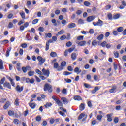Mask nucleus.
Wrapping results in <instances>:
<instances>
[{
  "mask_svg": "<svg viewBox=\"0 0 126 126\" xmlns=\"http://www.w3.org/2000/svg\"><path fill=\"white\" fill-rule=\"evenodd\" d=\"M52 98L53 100L56 101V103L58 105H59L60 107H63V102L60 100V99L58 98L57 96L53 95L52 96Z\"/></svg>",
  "mask_w": 126,
  "mask_h": 126,
  "instance_id": "obj_1",
  "label": "nucleus"
},
{
  "mask_svg": "<svg viewBox=\"0 0 126 126\" xmlns=\"http://www.w3.org/2000/svg\"><path fill=\"white\" fill-rule=\"evenodd\" d=\"M52 98L53 100L56 101V103L58 105H59L60 107H63V102L60 100V99L58 98L57 96L53 95L52 96Z\"/></svg>",
  "mask_w": 126,
  "mask_h": 126,
  "instance_id": "obj_2",
  "label": "nucleus"
},
{
  "mask_svg": "<svg viewBox=\"0 0 126 126\" xmlns=\"http://www.w3.org/2000/svg\"><path fill=\"white\" fill-rule=\"evenodd\" d=\"M44 91H49V92H52L53 89L52 88V86L50 85L49 84H45L44 87Z\"/></svg>",
  "mask_w": 126,
  "mask_h": 126,
  "instance_id": "obj_3",
  "label": "nucleus"
},
{
  "mask_svg": "<svg viewBox=\"0 0 126 126\" xmlns=\"http://www.w3.org/2000/svg\"><path fill=\"white\" fill-rule=\"evenodd\" d=\"M87 118V115H85L84 113H81L78 116V120H82V122H85V121H86Z\"/></svg>",
  "mask_w": 126,
  "mask_h": 126,
  "instance_id": "obj_4",
  "label": "nucleus"
},
{
  "mask_svg": "<svg viewBox=\"0 0 126 126\" xmlns=\"http://www.w3.org/2000/svg\"><path fill=\"white\" fill-rule=\"evenodd\" d=\"M42 75H45L47 76V77H49V76H50V71L43 68L42 69Z\"/></svg>",
  "mask_w": 126,
  "mask_h": 126,
  "instance_id": "obj_5",
  "label": "nucleus"
},
{
  "mask_svg": "<svg viewBox=\"0 0 126 126\" xmlns=\"http://www.w3.org/2000/svg\"><path fill=\"white\" fill-rule=\"evenodd\" d=\"M76 43L77 44L78 46H80V47H83L86 45V41L83 40L81 41H76Z\"/></svg>",
  "mask_w": 126,
  "mask_h": 126,
  "instance_id": "obj_6",
  "label": "nucleus"
},
{
  "mask_svg": "<svg viewBox=\"0 0 126 126\" xmlns=\"http://www.w3.org/2000/svg\"><path fill=\"white\" fill-rule=\"evenodd\" d=\"M93 24L94 26H102L103 25V21L99 19L97 22H93Z\"/></svg>",
  "mask_w": 126,
  "mask_h": 126,
  "instance_id": "obj_7",
  "label": "nucleus"
},
{
  "mask_svg": "<svg viewBox=\"0 0 126 126\" xmlns=\"http://www.w3.org/2000/svg\"><path fill=\"white\" fill-rule=\"evenodd\" d=\"M23 89H24L23 86L20 87V86L17 85L15 88V90H16V91H17V92L20 93L23 91Z\"/></svg>",
  "mask_w": 126,
  "mask_h": 126,
  "instance_id": "obj_8",
  "label": "nucleus"
},
{
  "mask_svg": "<svg viewBox=\"0 0 126 126\" xmlns=\"http://www.w3.org/2000/svg\"><path fill=\"white\" fill-rule=\"evenodd\" d=\"M4 81H5V77H3L0 81V89L3 90V87L1 84H4Z\"/></svg>",
  "mask_w": 126,
  "mask_h": 126,
  "instance_id": "obj_9",
  "label": "nucleus"
},
{
  "mask_svg": "<svg viewBox=\"0 0 126 126\" xmlns=\"http://www.w3.org/2000/svg\"><path fill=\"white\" fill-rule=\"evenodd\" d=\"M3 87H6V88H8V89H11V85H10V83L5 82L3 84Z\"/></svg>",
  "mask_w": 126,
  "mask_h": 126,
  "instance_id": "obj_10",
  "label": "nucleus"
},
{
  "mask_svg": "<svg viewBox=\"0 0 126 126\" xmlns=\"http://www.w3.org/2000/svg\"><path fill=\"white\" fill-rule=\"evenodd\" d=\"M95 18V16H91L88 17L87 18V21H88V22H91V21H93V20H94Z\"/></svg>",
  "mask_w": 126,
  "mask_h": 126,
  "instance_id": "obj_11",
  "label": "nucleus"
},
{
  "mask_svg": "<svg viewBox=\"0 0 126 126\" xmlns=\"http://www.w3.org/2000/svg\"><path fill=\"white\" fill-rule=\"evenodd\" d=\"M117 86H113L112 88L109 90V92L110 93H115L117 91Z\"/></svg>",
  "mask_w": 126,
  "mask_h": 126,
  "instance_id": "obj_12",
  "label": "nucleus"
},
{
  "mask_svg": "<svg viewBox=\"0 0 126 126\" xmlns=\"http://www.w3.org/2000/svg\"><path fill=\"white\" fill-rule=\"evenodd\" d=\"M37 60L41 63V64H43L45 63V59H43L41 56L37 57Z\"/></svg>",
  "mask_w": 126,
  "mask_h": 126,
  "instance_id": "obj_13",
  "label": "nucleus"
},
{
  "mask_svg": "<svg viewBox=\"0 0 126 126\" xmlns=\"http://www.w3.org/2000/svg\"><path fill=\"white\" fill-rule=\"evenodd\" d=\"M77 57V55H76V53L75 52H73L71 55V58L73 61H75V60H76V58Z\"/></svg>",
  "mask_w": 126,
  "mask_h": 126,
  "instance_id": "obj_14",
  "label": "nucleus"
},
{
  "mask_svg": "<svg viewBox=\"0 0 126 126\" xmlns=\"http://www.w3.org/2000/svg\"><path fill=\"white\" fill-rule=\"evenodd\" d=\"M112 116H113V113L107 115L106 116H107V118L108 122H112V121H113V119H112V117H111Z\"/></svg>",
  "mask_w": 126,
  "mask_h": 126,
  "instance_id": "obj_15",
  "label": "nucleus"
},
{
  "mask_svg": "<svg viewBox=\"0 0 126 126\" xmlns=\"http://www.w3.org/2000/svg\"><path fill=\"white\" fill-rule=\"evenodd\" d=\"M61 100L63 101V104H68V99H67L65 97H62L61 98Z\"/></svg>",
  "mask_w": 126,
  "mask_h": 126,
  "instance_id": "obj_16",
  "label": "nucleus"
},
{
  "mask_svg": "<svg viewBox=\"0 0 126 126\" xmlns=\"http://www.w3.org/2000/svg\"><path fill=\"white\" fill-rule=\"evenodd\" d=\"M29 105L32 109H35V108H36V103H35L30 102L29 103Z\"/></svg>",
  "mask_w": 126,
  "mask_h": 126,
  "instance_id": "obj_17",
  "label": "nucleus"
},
{
  "mask_svg": "<svg viewBox=\"0 0 126 126\" xmlns=\"http://www.w3.org/2000/svg\"><path fill=\"white\" fill-rule=\"evenodd\" d=\"M26 38L28 41H32V40H33V37L30 36V34H27L26 36Z\"/></svg>",
  "mask_w": 126,
  "mask_h": 126,
  "instance_id": "obj_18",
  "label": "nucleus"
},
{
  "mask_svg": "<svg viewBox=\"0 0 126 126\" xmlns=\"http://www.w3.org/2000/svg\"><path fill=\"white\" fill-rule=\"evenodd\" d=\"M121 17V14H116L113 15V19H119Z\"/></svg>",
  "mask_w": 126,
  "mask_h": 126,
  "instance_id": "obj_19",
  "label": "nucleus"
},
{
  "mask_svg": "<svg viewBox=\"0 0 126 126\" xmlns=\"http://www.w3.org/2000/svg\"><path fill=\"white\" fill-rule=\"evenodd\" d=\"M76 26L75 23H71L68 25V28H74Z\"/></svg>",
  "mask_w": 126,
  "mask_h": 126,
  "instance_id": "obj_20",
  "label": "nucleus"
},
{
  "mask_svg": "<svg viewBox=\"0 0 126 126\" xmlns=\"http://www.w3.org/2000/svg\"><path fill=\"white\" fill-rule=\"evenodd\" d=\"M99 89H100V88L99 87H95L94 89L92 91V93H93V94H94L96 93V92H97L98 90H99Z\"/></svg>",
  "mask_w": 126,
  "mask_h": 126,
  "instance_id": "obj_21",
  "label": "nucleus"
},
{
  "mask_svg": "<svg viewBox=\"0 0 126 126\" xmlns=\"http://www.w3.org/2000/svg\"><path fill=\"white\" fill-rule=\"evenodd\" d=\"M74 99L75 100V101H81V100H82L81 97L79 95L74 96Z\"/></svg>",
  "mask_w": 126,
  "mask_h": 126,
  "instance_id": "obj_22",
  "label": "nucleus"
},
{
  "mask_svg": "<svg viewBox=\"0 0 126 126\" xmlns=\"http://www.w3.org/2000/svg\"><path fill=\"white\" fill-rule=\"evenodd\" d=\"M84 38V36L82 35H80L77 37V40L76 41H82Z\"/></svg>",
  "mask_w": 126,
  "mask_h": 126,
  "instance_id": "obj_23",
  "label": "nucleus"
},
{
  "mask_svg": "<svg viewBox=\"0 0 126 126\" xmlns=\"http://www.w3.org/2000/svg\"><path fill=\"white\" fill-rule=\"evenodd\" d=\"M85 109V105L83 103H81L80 106V111H83Z\"/></svg>",
  "mask_w": 126,
  "mask_h": 126,
  "instance_id": "obj_24",
  "label": "nucleus"
},
{
  "mask_svg": "<svg viewBox=\"0 0 126 126\" xmlns=\"http://www.w3.org/2000/svg\"><path fill=\"white\" fill-rule=\"evenodd\" d=\"M74 72H76L77 73V74L80 73L81 72V70H79V68L78 67H76L74 69Z\"/></svg>",
  "mask_w": 126,
  "mask_h": 126,
  "instance_id": "obj_25",
  "label": "nucleus"
},
{
  "mask_svg": "<svg viewBox=\"0 0 126 126\" xmlns=\"http://www.w3.org/2000/svg\"><path fill=\"white\" fill-rule=\"evenodd\" d=\"M115 58H118L120 57V54L118 51H114L113 53Z\"/></svg>",
  "mask_w": 126,
  "mask_h": 126,
  "instance_id": "obj_26",
  "label": "nucleus"
},
{
  "mask_svg": "<svg viewBox=\"0 0 126 126\" xmlns=\"http://www.w3.org/2000/svg\"><path fill=\"white\" fill-rule=\"evenodd\" d=\"M0 69H3V62L1 59H0Z\"/></svg>",
  "mask_w": 126,
  "mask_h": 126,
  "instance_id": "obj_27",
  "label": "nucleus"
},
{
  "mask_svg": "<svg viewBox=\"0 0 126 126\" xmlns=\"http://www.w3.org/2000/svg\"><path fill=\"white\" fill-rule=\"evenodd\" d=\"M103 39H104V35L102 34L99 35L97 38V39L98 40H103Z\"/></svg>",
  "mask_w": 126,
  "mask_h": 126,
  "instance_id": "obj_28",
  "label": "nucleus"
},
{
  "mask_svg": "<svg viewBox=\"0 0 126 126\" xmlns=\"http://www.w3.org/2000/svg\"><path fill=\"white\" fill-rule=\"evenodd\" d=\"M35 74V72L34 71H30L28 72V75L29 76H33Z\"/></svg>",
  "mask_w": 126,
  "mask_h": 126,
  "instance_id": "obj_29",
  "label": "nucleus"
},
{
  "mask_svg": "<svg viewBox=\"0 0 126 126\" xmlns=\"http://www.w3.org/2000/svg\"><path fill=\"white\" fill-rule=\"evenodd\" d=\"M50 56L51 57H52V58H55V57H57V53L55 52H52L50 53Z\"/></svg>",
  "mask_w": 126,
  "mask_h": 126,
  "instance_id": "obj_30",
  "label": "nucleus"
},
{
  "mask_svg": "<svg viewBox=\"0 0 126 126\" xmlns=\"http://www.w3.org/2000/svg\"><path fill=\"white\" fill-rule=\"evenodd\" d=\"M9 107V102H7L6 104L4 105V110H6Z\"/></svg>",
  "mask_w": 126,
  "mask_h": 126,
  "instance_id": "obj_31",
  "label": "nucleus"
},
{
  "mask_svg": "<svg viewBox=\"0 0 126 126\" xmlns=\"http://www.w3.org/2000/svg\"><path fill=\"white\" fill-rule=\"evenodd\" d=\"M92 46H97L98 45V41L96 40H94L92 42Z\"/></svg>",
  "mask_w": 126,
  "mask_h": 126,
  "instance_id": "obj_32",
  "label": "nucleus"
},
{
  "mask_svg": "<svg viewBox=\"0 0 126 126\" xmlns=\"http://www.w3.org/2000/svg\"><path fill=\"white\" fill-rule=\"evenodd\" d=\"M52 103H46L45 105H44L45 108H47L48 109V108H50L52 106Z\"/></svg>",
  "mask_w": 126,
  "mask_h": 126,
  "instance_id": "obj_33",
  "label": "nucleus"
},
{
  "mask_svg": "<svg viewBox=\"0 0 126 126\" xmlns=\"http://www.w3.org/2000/svg\"><path fill=\"white\" fill-rule=\"evenodd\" d=\"M35 72L37 73V74H39V75H43V73H42V72L38 69L35 70Z\"/></svg>",
  "mask_w": 126,
  "mask_h": 126,
  "instance_id": "obj_34",
  "label": "nucleus"
},
{
  "mask_svg": "<svg viewBox=\"0 0 126 126\" xmlns=\"http://www.w3.org/2000/svg\"><path fill=\"white\" fill-rule=\"evenodd\" d=\"M56 21H57L55 19H52L51 21V22H52L54 26H57V25H58V23H57Z\"/></svg>",
  "mask_w": 126,
  "mask_h": 126,
  "instance_id": "obj_35",
  "label": "nucleus"
},
{
  "mask_svg": "<svg viewBox=\"0 0 126 126\" xmlns=\"http://www.w3.org/2000/svg\"><path fill=\"white\" fill-rule=\"evenodd\" d=\"M107 17L109 20H112V19H113V15H112L111 13L108 14Z\"/></svg>",
  "mask_w": 126,
  "mask_h": 126,
  "instance_id": "obj_36",
  "label": "nucleus"
},
{
  "mask_svg": "<svg viewBox=\"0 0 126 126\" xmlns=\"http://www.w3.org/2000/svg\"><path fill=\"white\" fill-rule=\"evenodd\" d=\"M38 22H39V19H35L32 21V24L35 25V24H37Z\"/></svg>",
  "mask_w": 126,
  "mask_h": 126,
  "instance_id": "obj_37",
  "label": "nucleus"
},
{
  "mask_svg": "<svg viewBox=\"0 0 126 126\" xmlns=\"http://www.w3.org/2000/svg\"><path fill=\"white\" fill-rule=\"evenodd\" d=\"M124 31V27H120L117 29L118 32H121Z\"/></svg>",
  "mask_w": 126,
  "mask_h": 126,
  "instance_id": "obj_38",
  "label": "nucleus"
},
{
  "mask_svg": "<svg viewBox=\"0 0 126 126\" xmlns=\"http://www.w3.org/2000/svg\"><path fill=\"white\" fill-rule=\"evenodd\" d=\"M45 37L46 38H52V33H45Z\"/></svg>",
  "mask_w": 126,
  "mask_h": 126,
  "instance_id": "obj_39",
  "label": "nucleus"
},
{
  "mask_svg": "<svg viewBox=\"0 0 126 126\" xmlns=\"http://www.w3.org/2000/svg\"><path fill=\"white\" fill-rule=\"evenodd\" d=\"M20 14L23 19H24V18H25V13H24V12H21Z\"/></svg>",
  "mask_w": 126,
  "mask_h": 126,
  "instance_id": "obj_40",
  "label": "nucleus"
},
{
  "mask_svg": "<svg viewBox=\"0 0 126 126\" xmlns=\"http://www.w3.org/2000/svg\"><path fill=\"white\" fill-rule=\"evenodd\" d=\"M13 122L15 125H18V124H19V120L17 119H14Z\"/></svg>",
  "mask_w": 126,
  "mask_h": 126,
  "instance_id": "obj_41",
  "label": "nucleus"
},
{
  "mask_svg": "<svg viewBox=\"0 0 126 126\" xmlns=\"http://www.w3.org/2000/svg\"><path fill=\"white\" fill-rule=\"evenodd\" d=\"M65 39H66V36L65 35H63L60 37L61 41H63V40H65Z\"/></svg>",
  "mask_w": 126,
  "mask_h": 126,
  "instance_id": "obj_42",
  "label": "nucleus"
},
{
  "mask_svg": "<svg viewBox=\"0 0 126 126\" xmlns=\"http://www.w3.org/2000/svg\"><path fill=\"white\" fill-rule=\"evenodd\" d=\"M8 40L5 39L4 40L0 41V43H3V44H7L8 43Z\"/></svg>",
  "mask_w": 126,
  "mask_h": 126,
  "instance_id": "obj_43",
  "label": "nucleus"
},
{
  "mask_svg": "<svg viewBox=\"0 0 126 126\" xmlns=\"http://www.w3.org/2000/svg\"><path fill=\"white\" fill-rule=\"evenodd\" d=\"M63 69V67L62 65L59 66H58V67L57 68V70H58V71H61Z\"/></svg>",
  "mask_w": 126,
  "mask_h": 126,
  "instance_id": "obj_44",
  "label": "nucleus"
},
{
  "mask_svg": "<svg viewBox=\"0 0 126 126\" xmlns=\"http://www.w3.org/2000/svg\"><path fill=\"white\" fill-rule=\"evenodd\" d=\"M61 66H62L63 67H64V66H65V65H66V62L65 61H63L61 63Z\"/></svg>",
  "mask_w": 126,
  "mask_h": 126,
  "instance_id": "obj_45",
  "label": "nucleus"
},
{
  "mask_svg": "<svg viewBox=\"0 0 126 126\" xmlns=\"http://www.w3.org/2000/svg\"><path fill=\"white\" fill-rule=\"evenodd\" d=\"M66 39L67 40H70V39H71V37H70V34L69 33H67V36H66Z\"/></svg>",
  "mask_w": 126,
  "mask_h": 126,
  "instance_id": "obj_46",
  "label": "nucleus"
},
{
  "mask_svg": "<svg viewBox=\"0 0 126 126\" xmlns=\"http://www.w3.org/2000/svg\"><path fill=\"white\" fill-rule=\"evenodd\" d=\"M15 105L16 106H19V100L18 99H16L15 101Z\"/></svg>",
  "mask_w": 126,
  "mask_h": 126,
  "instance_id": "obj_47",
  "label": "nucleus"
},
{
  "mask_svg": "<svg viewBox=\"0 0 126 126\" xmlns=\"http://www.w3.org/2000/svg\"><path fill=\"white\" fill-rule=\"evenodd\" d=\"M102 118H103V116H102V115H98L97 116V119L98 121H101V120H102Z\"/></svg>",
  "mask_w": 126,
  "mask_h": 126,
  "instance_id": "obj_48",
  "label": "nucleus"
},
{
  "mask_svg": "<svg viewBox=\"0 0 126 126\" xmlns=\"http://www.w3.org/2000/svg\"><path fill=\"white\" fill-rule=\"evenodd\" d=\"M9 116H13V115H14V112L10 110L8 111V112Z\"/></svg>",
  "mask_w": 126,
  "mask_h": 126,
  "instance_id": "obj_49",
  "label": "nucleus"
},
{
  "mask_svg": "<svg viewBox=\"0 0 126 126\" xmlns=\"http://www.w3.org/2000/svg\"><path fill=\"white\" fill-rule=\"evenodd\" d=\"M22 70L23 71V72H24V73H26V72H27V69L26 68V67H23L22 68Z\"/></svg>",
  "mask_w": 126,
  "mask_h": 126,
  "instance_id": "obj_50",
  "label": "nucleus"
},
{
  "mask_svg": "<svg viewBox=\"0 0 126 126\" xmlns=\"http://www.w3.org/2000/svg\"><path fill=\"white\" fill-rule=\"evenodd\" d=\"M84 5H85V6H89V5H90V2H88V1H85L84 2Z\"/></svg>",
  "mask_w": 126,
  "mask_h": 126,
  "instance_id": "obj_51",
  "label": "nucleus"
},
{
  "mask_svg": "<svg viewBox=\"0 0 126 126\" xmlns=\"http://www.w3.org/2000/svg\"><path fill=\"white\" fill-rule=\"evenodd\" d=\"M75 49V46H74L73 48H70L68 50V52L69 53H71L72 52H73V50Z\"/></svg>",
  "mask_w": 126,
  "mask_h": 126,
  "instance_id": "obj_52",
  "label": "nucleus"
},
{
  "mask_svg": "<svg viewBox=\"0 0 126 126\" xmlns=\"http://www.w3.org/2000/svg\"><path fill=\"white\" fill-rule=\"evenodd\" d=\"M72 45V43L70 41H68L66 43V46L67 47H70Z\"/></svg>",
  "mask_w": 126,
  "mask_h": 126,
  "instance_id": "obj_53",
  "label": "nucleus"
},
{
  "mask_svg": "<svg viewBox=\"0 0 126 126\" xmlns=\"http://www.w3.org/2000/svg\"><path fill=\"white\" fill-rule=\"evenodd\" d=\"M78 23L79 24H83L84 23L83 20L82 19H80L78 21Z\"/></svg>",
  "mask_w": 126,
  "mask_h": 126,
  "instance_id": "obj_54",
  "label": "nucleus"
},
{
  "mask_svg": "<svg viewBox=\"0 0 126 126\" xmlns=\"http://www.w3.org/2000/svg\"><path fill=\"white\" fill-rule=\"evenodd\" d=\"M63 33H64V31H63V30H62L58 32V35H62V34H63Z\"/></svg>",
  "mask_w": 126,
  "mask_h": 126,
  "instance_id": "obj_55",
  "label": "nucleus"
},
{
  "mask_svg": "<svg viewBox=\"0 0 126 126\" xmlns=\"http://www.w3.org/2000/svg\"><path fill=\"white\" fill-rule=\"evenodd\" d=\"M49 47H50V44H49V43H46L45 51H49Z\"/></svg>",
  "mask_w": 126,
  "mask_h": 126,
  "instance_id": "obj_56",
  "label": "nucleus"
},
{
  "mask_svg": "<svg viewBox=\"0 0 126 126\" xmlns=\"http://www.w3.org/2000/svg\"><path fill=\"white\" fill-rule=\"evenodd\" d=\"M115 109L117 111H120V110H122V107L120 105L117 106H116Z\"/></svg>",
  "mask_w": 126,
  "mask_h": 126,
  "instance_id": "obj_57",
  "label": "nucleus"
},
{
  "mask_svg": "<svg viewBox=\"0 0 126 126\" xmlns=\"http://www.w3.org/2000/svg\"><path fill=\"white\" fill-rule=\"evenodd\" d=\"M34 82H35V79L32 78L31 79H30V83H31V84H33V83H34Z\"/></svg>",
  "mask_w": 126,
  "mask_h": 126,
  "instance_id": "obj_58",
  "label": "nucleus"
},
{
  "mask_svg": "<svg viewBox=\"0 0 126 126\" xmlns=\"http://www.w3.org/2000/svg\"><path fill=\"white\" fill-rule=\"evenodd\" d=\"M13 27V24L12 22H9L8 24V28H12Z\"/></svg>",
  "mask_w": 126,
  "mask_h": 126,
  "instance_id": "obj_59",
  "label": "nucleus"
},
{
  "mask_svg": "<svg viewBox=\"0 0 126 126\" xmlns=\"http://www.w3.org/2000/svg\"><path fill=\"white\" fill-rule=\"evenodd\" d=\"M23 23H24V20H21L18 23V25L20 26L21 24H23Z\"/></svg>",
  "mask_w": 126,
  "mask_h": 126,
  "instance_id": "obj_60",
  "label": "nucleus"
},
{
  "mask_svg": "<svg viewBox=\"0 0 126 126\" xmlns=\"http://www.w3.org/2000/svg\"><path fill=\"white\" fill-rule=\"evenodd\" d=\"M72 73H70L69 72H67V71H65V72H64V75H69L70 74H72Z\"/></svg>",
  "mask_w": 126,
  "mask_h": 126,
  "instance_id": "obj_61",
  "label": "nucleus"
},
{
  "mask_svg": "<svg viewBox=\"0 0 126 126\" xmlns=\"http://www.w3.org/2000/svg\"><path fill=\"white\" fill-rule=\"evenodd\" d=\"M122 103H123V100H122V99H120L116 101V104L117 105H120V104H122Z\"/></svg>",
  "mask_w": 126,
  "mask_h": 126,
  "instance_id": "obj_62",
  "label": "nucleus"
},
{
  "mask_svg": "<svg viewBox=\"0 0 126 126\" xmlns=\"http://www.w3.org/2000/svg\"><path fill=\"white\" fill-rule=\"evenodd\" d=\"M106 45L107 42L106 41H103L102 43H101L102 47H106Z\"/></svg>",
  "mask_w": 126,
  "mask_h": 126,
  "instance_id": "obj_63",
  "label": "nucleus"
},
{
  "mask_svg": "<svg viewBox=\"0 0 126 126\" xmlns=\"http://www.w3.org/2000/svg\"><path fill=\"white\" fill-rule=\"evenodd\" d=\"M54 68H58V67H59V63H54Z\"/></svg>",
  "mask_w": 126,
  "mask_h": 126,
  "instance_id": "obj_64",
  "label": "nucleus"
}]
</instances>
